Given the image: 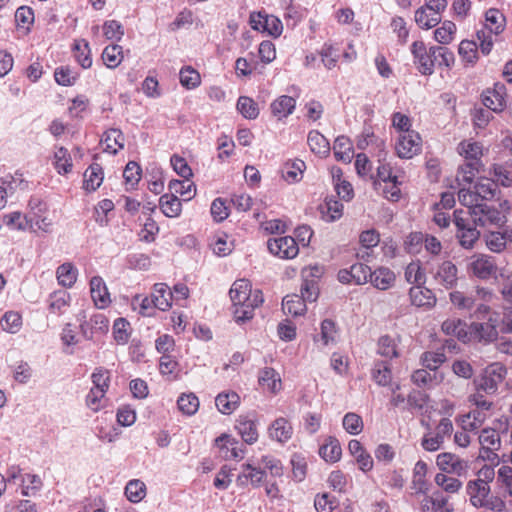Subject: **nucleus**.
I'll return each instance as SVG.
<instances>
[{"label": "nucleus", "instance_id": "1", "mask_svg": "<svg viewBox=\"0 0 512 512\" xmlns=\"http://www.w3.org/2000/svg\"><path fill=\"white\" fill-rule=\"evenodd\" d=\"M495 474L494 468L485 464L476 472V478L466 483V494L473 507L485 508L492 512L506 511L505 501L499 496L491 495L490 484L493 482Z\"/></svg>", "mask_w": 512, "mask_h": 512}, {"label": "nucleus", "instance_id": "2", "mask_svg": "<svg viewBox=\"0 0 512 512\" xmlns=\"http://www.w3.org/2000/svg\"><path fill=\"white\" fill-rule=\"evenodd\" d=\"M230 299L235 307L234 320H252L257 317L255 312L264 302L262 291L252 290L247 279L234 281L229 291Z\"/></svg>", "mask_w": 512, "mask_h": 512}, {"label": "nucleus", "instance_id": "3", "mask_svg": "<svg viewBox=\"0 0 512 512\" xmlns=\"http://www.w3.org/2000/svg\"><path fill=\"white\" fill-rule=\"evenodd\" d=\"M453 222L457 228L456 237L459 244L464 249H472L480 238V232L477 225L471 220V217L464 210H455L453 212Z\"/></svg>", "mask_w": 512, "mask_h": 512}, {"label": "nucleus", "instance_id": "4", "mask_svg": "<svg viewBox=\"0 0 512 512\" xmlns=\"http://www.w3.org/2000/svg\"><path fill=\"white\" fill-rule=\"evenodd\" d=\"M474 224L481 227L488 225L501 226L505 222V216L500 210L486 203L477 204L472 210H464Z\"/></svg>", "mask_w": 512, "mask_h": 512}, {"label": "nucleus", "instance_id": "5", "mask_svg": "<svg viewBox=\"0 0 512 512\" xmlns=\"http://www.w3.org/2000/svg\"><path fill=\"white\" fill-rule=\"evenodd\" d=\"M506 369L499 363L489 365L482 375L475 380L476 390L486 394H494L499 384L504 380Z\"/></svg>", "mask_w": 512, "mask_h": 512}, {"label": "nucleus", "instance_id": "6", "mask_svg": "<svg viewBox=\"0 0 512 512\" xmlns=\"http://www.w3.org/2000/svg\"><path fill=\"white\" fill-rule=\"evenodd\" d=\"M467 270L475 277L485 280L496 273L497 265L492 256L475 254L470 257Z\"/></svg>", "mask_w": 512, "mask_h": 512}, {"label": "nucleus", "instance_id": "7", "mask_svg": "<svg viewBox=\"0 0 512 512\" xmlns=\"http://www.w3.org/2000/svg\"><path fill=\"white\" fill-rule=\"evenodd\" d=\"M436 465L442 473L455 474L458 477L467 473L469 464L467 460L460 458L458 455L444 452L437 455Z\"/></svg>", "mask_w": 512, "mask_h": 512}, {"label": "nucleus", "instance_id": "8", "mask_svg": "<svg viewBox=\"0 0 512 512\" xmlns=\"http://www.w3.org/2000/svg\"><path fill=\"white\" fill-rule=\"evenodd\" d=\"M431 274L434 282L445 289H452L458 281V268L451 260L441 262Z\"/></svg>", "mask_w": 512, "mask_h": 512}, {"label": "nucleus", "instance_id": "9", "mask_svg": "<svg viewBox=\"0 0 512 512\" xmlns=\"http://www.w3.org/2000/svg\"><path fill=\"white\" fill-rule=\"evenodd\" d=\"M398 157L411 159L421 151V137L415 131L401 134L395 146Z\"/></svg>", "mask_w": 512, "mask_h": 512}, {"label": "nucleus", "instance_id": "10", "mask_svg": "<svg viewBox=\"0 0 512 512\" xmlns=\"http://www.w3.org/2000/svg\"><path fill=\"white\" fill-rule=\"evenodd\" d=\"M267 434L269 439L283 445L292 439L294 428L288 418L281 416L270 423Z\"/></svg>", "mask_w": 512, "mask_h": 512}, {"label": "nucleus", "instance_id": "11", "mask_svg": "<svg viewBox=\"0 0 512 512\" xmlns=\"http://www.w3.org/2000/svg\"><path fill=\"white\" fill-rule=\"evenodd\" d=\"M267 245L272 254L282 259H292L299 252L295 239L290 236L269 239Z\"/></svg>", "mask_w": 512, "mask_h": 512}, {"label": "nucleus", "instance_id": "12", "mask_svg": "<svg viewBox=\"0 0 512 512\" xmlns=\"http://www.w3.org/2000/svg\"><path fill=\"white\" fill-rule=\"evenodd\" d=\"M478 440L482 450L486 454L483 458L491 462L498 460V455L495 451L499 450L501 447L499 433L493 428H484L481 430Z\"/></svg>", "mask_w": 512, "mask_h": 512}, {"label": "nucleus", "instance_id": "13", "mask_svg": "<svg viewBox=\"0 0 512 512\" xmlns=\"http://www.w3.org/2000/svg\"><path fill=\"white\" fill-rule=\"evenodd\" d=\"M85 337V330L81 322H67L61 334V340L66 354H73L72 346Z\"/></svg>", "mask_w": 512, "mask_h": 512}, {"label": "nucleus", "instance_id": "14", "mask_svg": "<svg viewBox=\"0 0 512 512\" xmlns=\"http://www.w3.org/2000/svg\"><path fill=\"white\" fill-rule=\"evenodd\" d=\"M215 446L219 448L226 459L241 460L244 457V449L239 441L229 434H222L215 439Z\"/></svg>", "mask_w": 512, "mask_h": 512}, {"label": "nucleus", "instance_id": "15", "mask_svg": "<svg viewBox=\"0 0 512 512\" xmlns=\"http://www.w3.org/2000/svg\"><path fill=\"white\" fill-rule=\"evenodd\" d=\"M506 88L502 83H496L492 89L482 94V102L491 111H501L505 105Z\"/></svg>", "mask_w": 512, "mask_h": 512}, {"label": "nucleus", "instance_id": "16", "mask_svg": "<svg viewBox=\"0 0 512 512\" xmlns=\"http://www.w3.org/2000/svg\"><path fill=\"white\" fill-rule=\"evenodd\" d=\"M421 512H452L453 507L448 502V498L442 492H433L426 495L420 502Z\"/></svg>", "mask_w": 512, "mask_h": 512}, {"label": "nucleus", "instance_id": "17", "mask_svg": "<svg viewBox=\"0 0 512 512\" xmlns=\"http://www.w3.org/2000/svg\"><path fill=\"white\" fill-rule=\"evenodd\" d=\"M445 375L441 371H430L427 368L418 369L413 372L411 379L412 382L423 388H434L441 384Z\"/></svg>", "mask_w": 512, "mask_h": 512}, {"label": "nucleus", "instance_id": "18", "mask_svg": "<svg viewBox=\"0 0 512 512\" xmlns=\"http://www.w3.org/2000/svg\"><path fill=\"white\" fill-rule=\"evenodd\" d=\"M348 450L355 458L359 469L368 472L373 469L374 461L372 456L364 449L360 441L352 439L348 443Z\"/></svg>", "mask_w": 512, "mask_h": 512}, {"label": "nucleus", "instance_id": "19", "mask_svg": "<svg viewBox=\"0 0 512 512\" xmlns=\"http://www.w3.org/2000/svg\"><path fill=\"white\" fill-rule=\"evenodd\" d=\"M90 293L95 306L99 309L106 308L111 302L107 287L99 276L91 278Z\"/></svg>", "mask_w": 512, "mask_h": 512}, {"label": "nucleus", "instance_id": "20", "mask_svg": "<svg viewBox=\"0 0 512 512\" xmlns=\"http://www.w3.org/2000/svg\"><path fill=\"white\" fill-rule=\"evenodd\" d=\"M235 428L245 443L254 444L257 442L259 434L255 420L241 415L236 420Z\"/></svg>", "mask_w": 512, "mask_h": 512}, {"label": "nucleus", "instance_id": "21", "mask_svg": "<svg viewBox=\"0 0 512 512\" xmlns=\"http://www.w3.org/2000/svg\"><path fill=\"white\" fill-rule=\"evenodd\" d=\"M470 333L468 337L478 339L479 341H493L498 336L497 326L492 322H471Z\"/></svg>", "mask_w": 512, "mask_h": 512}, {"label": "nucleus", "instance_id": "22", "mask_svg": "<svg viewBox=\"0 0 512 512\" xmlns=\"http://www.w3.org/2000/svg\"><path fill=\"white\" fill-rule=\"evenodd\" d=\"M152 297L154 306L161 311H166L172 306L173 292L166 283L154 284Z\"/></svg>", "mask_w": 512, "mask_h": 512}, {"label": "nucleus", "instance_id": "23", "mask_svg": "<svg viewBox=\"0 0 512 512\" xmlns=\"http://www.w3.org/2000/svg\"><path fill=\"white\" fill-rule=\"evenodd\" d=\"M218 411L224 415L232 414L240 405V396L234 391L219 393L215 398Z\"/></svg>", "mask_w": 512, "mask_h": 512}, {"label": "nucleus", "instance_id": "24", "mask_svg": "<svg viewBox=\"0 0 512 512\" xmlns=\"http://www.w3.org/2000/svg\"><path fill=\"white\" fill-rule=\"evenodd\" d=\"M411 303L416 307L431 308L436 303L433 292L422 286H414L409 291Z\"/></svg>", "mask_w": 512, "mask_h": 512}, {"label": "nucleus", "instance_id": "25", "mask_svg": "<svg viewBox=\"0 0 512 512\" xmlns=\"http://www.w3.org/2000/svg\"><path fill=\"white\" fill-rule=\"evenodd\" d=\"M265 477V472L260 469L253 467L250 464H244L242 466V472L237 477V483L240 486L248 485L249 483L258 487Z\"/></svg>", "mask_w": 512, "mask_h": 512}, {"label": "nucleus", "instance_id": "26", "mask_svg": "<svg viewBox=\"0 0 512 512\" xmlns=\"http://www.w3.org/2000/svg\"><path fill=\"white\" fill-rule=\"evenodd\" d=\"M319 455L326 462L335 463L340 460L342 449L337 438L329 436L319 448Z\"/></svg>", "mask_w": 512, "mask_h": 512}, {"label": "nucleus", "instance_id": "27", "mask_svg": "<svg viewBox=\"0 0 512 512\" xmlns=\"http://www.w3.org/2000/svg\"><path fill=\"white\" fill-rule=\"evenodd\" d=\"M295 105L293 97L282 95L271 103L270 108L273 116L281 120L293 113Z\"/></svg>", "mask_w": 512, "mask_h": 512}, {"label": "nucleus", "instance_id": "28", "mask_svg": "<svg viewBox=\"0 0 512 512\" xmlns=\"http://www.w3.org/2000/svg\"><path fill=\"white\" fill-rule=\"evenodd\" d=\"M259 384L272 393H277L282 389L279 373L270 367H265L260 371Z\"/></svg>", "mask_w": 512, "mask_h": 512}, {"label": "nucleus", "instance_id": "29", "mask_svg": "<svg viewBox=\"0 0 512 512\" xmlns=\"http://www.w3.org/2000/svg\"><path fill=\"white\" fill-rule=\"evenodd\" d=\"M124 140L125 138L121 130L111 128L104 133L101 142L104 145V151L116 154L119 149L124 147Z\"/></svg>", "mask_w": 512, "mask_h": 512}, {"label": "nucleus", "instance_id": "30", "mask_svg": "<svg viewBox=\"0 0 512 512\" xmlns=\"http://www.w3.org/2000/svg\"><path fill=\"white\" fill-rule=\"evenodd\" d=\"M395 281V274L389 268L380 267L370 275L371 284L380 290L390 288Z\"/></svg>", "mask_w": 512, "mask_h": 512}, {"label": "nucleus", "instance_id": "31", "mask_svg": "<svg viewBox=\"0 0 512 512\" xmlns=\"http://www.w3.org/2000/svg\"><path fill=\"white\" fill-rule=\"evenodd\" d=\"M77 276L78 270L70 262L63 263L56 270V277L59 285L66 288H71L75 284Z\"/></svg>", "mask_w": 512, "mask_h": 512}, {"label": "nucleus", "instance_id": "32", "mask_svg": "<svg viewBox=\"0 0 512 512\" xmlns=\"http://www.w3.org/2000/svg\"><path fill=\"white\" fill-rule=\"evenodd\" d=\"M282 310L285 314L293 317L301 316L306 310V303L300 295H287L282 301Z\"/></svg>", "mask_w": 512, "mask_h": 512}, {"label": "nucleus", "instance_id": "33", "mask_svg": "<svg viewBox=\"0 0 512 512\" xmlns=\"http://www.w3.org/2000/svg\"><path fill=\"white\" fill-rule=\"evenodd\" d=\"M103 178L102 167L97 163L90 165L84 173V189L95 191L102 184Z\"/></svg>", "mask_w": 512, "mask_h": 512}, {"label": "nucleus", "instance_id": "34", "mask_svg": "<svg viewBox=\"0 0 512 512\" xmlns=\"http://www.w3.org/2000/svg\"><path fill=\"white\" fill-rule=\"evenodd\" d=\"M310 150L320 156L328 155L330 146L328 140L318 131H310L307 138Z\"/></svg>", "mask_w": 512, "mask_h": 512}, {"label": "nucleus", "instance_id": "35", "mask_svg": "<svg viewBox=\"0 0 512 512\" xmlns=\"http://www.w3.org/2000/svg\"><path fill=\"white\" fill-rule=\"evenodd\" d=\"M159 205L167 217H177L180 215L182 210L181 201L174 194L168 195L164 194L159 199Z\"/></svg>", "mask_w": 512, "mask_h": 512}, {"label": "nucleus", "instance_id": "36", "mask_svg": "<svg viewBox=\"0 0 512 512\" xmlns=\"http://www.w3.org/2000/svg\"><path fill=\"white\" fill-rule=\"evenodd\" d=\"M334 156L339 161L350 162L353 157L352 144L346 136H339L333 145Z\"/></svg>", "mask_w": 512, "mask_h": 512}, {"label": "nucleus", "instance_id": "37", "mask_svg": "<svg viewBox=\"0 0 512 512\" xmlns=\"http://www.w3.org/2000/svg\"><path fill=\"white\" fill-rule=\"evenodd\" d=\"M444 349L437 351H426L421 355L420 361L422 365L430 371H439V367L446 361Z\"/></svg>", "mask_w": 512, "mask_h": 512}, {"label": "nucleus", "instance_id": "38", "mask_svg": "<svg viewBox=\"0 0 512 512\" xmlns=\"http://www.w3.org/2000/svg\"><path fill=\"white\" fill-rule=\"evenodd\" d=\"M168 187L172 194H180L185 197V200H191L196 194L195 184L189 178L171 180Z\"/></svg>", "mask_w": 512, "mask_h": 512}, {"label": "nucleus", "instance_id": "39", "mask_svg": "<svg viewBox=\"0 0 512 512\" xmlns=\"http://www.w3.org/2000/svg\"><path fill=\"white\" fill-rule=\"evenodd\" d=\"M131 306L133 310L138 311V313L143 317H154V311L157 309L154 306L153 297H147L142 295H135L132 298Z\"/></svg>", "mask_w": 512, "mask_h": 512}, {"label": "nucleus", "instance_id": "40", "mask_svg": "<svg viewBox=\"0 0 512 512\" xmlns=\"http://www.w3.org/2000/svg\"><path fill=\"white\" fill-rule=\"evenodd\" d=\"M427 464L419 460L416 462L413 469L412 485L416 493H424L427 490Z\"/></svg>", "mask_w": 512, "mask_h": 512}, {"label": "nucleus", "instance_id": "41", "mask_svg": "<svg viewBox=\"0 0 512 512\" xmlns=\"http://www.w3.org/2000/svg\"><path fill=\"white\" fill-rule=\"evenodd\" d=\"M3 221L12 230H26L33 228V219L23 215L20 212H13L5 215Z\"/></svg>", "mask_w": 512, "mask_h": 512}, {"label": "nucleus", "instance_id": "42", "mask_svg": "<svg viewBox=\"0 0 512 512\" xmlns=\"http://www.w3.org/2000/svg\"><path fill=\"white\" fill-rule=\"evenodd\" d=\"M74 51V57L77 60V62L83 67L84 69L90 68L92 65V58L90 55V47L89 43L84 40H77L74 43L73 46Z\"/></svg>", "mask_w": 512, "mask_h": 512}, {"label": "nucleus", "instance_id": "43", "mask_svg": "<svg viewBox=\"0 0 512 512\" xmlns=\"http://www.w3.org/2000/svg\"><path fill=\"white\" fill-rule=\"evenodd\" d=\"M415 21L421 28L430 29L439 24L441 16L422 6L415 12Z\"/></svg>", "mask_w": 512, "mask_h": 512}, {"label": "nucleus", "instance_id": "44", "mask_svg": "<svg viewBox=\"0 0 512 512\" xmlns=\"http://www.w3.org/2000/svg\"><path fill=\"white\" fill-rule=\"evenodd\" d=\"M305 163L302 160L287 162L282 170L283 178L290 182H298L302 178Z\"/></svg>", "mask_w": 512, "mask_h": 512}, {"label": "nucleus", "instance_id": "45", "mask_svg": "<svg viewBox=\"0 0 512 512\" xmlns=\"http://www.w3.org/2000/svg\"><path fill=\"white\" fill-rule=\"evenodd\" d=\"M434 481L443 491L451 494L457 493L462 487V482L458 478L448 476V473H437Z\"/></svg>", "mask_w": 512, "mask_h": 512}, {"label": "nucleus", "instance_id": "46", "mask_svg": "<svg viewBox=\"0 0 512 512\" xmlns=\"http://www.w3.org/2000/svg\"><path fill=\"white\" fill-rule=\"evenodd\" d=\"M177 405L183 414L192 416L199 409V399L194 393H184L178 398Z\"/></svg>", "mask_w": 512, "mask_h": 512}, {"label": "nucleus", "instance_id": "47", "mask_svg": "<svg viewBox=\"0 0 512 512\" xmlns=\"http://www.w3.org/2000/svg\"><path fill=\"white\" fill-rule=\"evenodd\" d=\"M54 165L59 174H67L72 169V159L68 150L58 147L54 154Z\"/></svg>", "mask_w": 512, "mask_h": 512}, {"label": "nucleus", "instance_id": "48", "mask_svg": "<svg viewBox=\"0 0 512 512\" xmlns=\"http://www.w3.org/2000/svg\"><path fill=\"white\" fill-rule=\"evenodd\" d=\"M106 392L103 389L91 388L86 396V406L93 412H98L105 408L107 405Z\"/></svg>", "mask_w": 512, "mask_h": 512}, {"label": "nucleus", "instance_id": "49", "mask_svg": "<svg viewBox=\"0 0 512 512\" xmlns=\"http://www.w3.org/2000/svg\"><path fill=\"white\" fill-rule=\"evenodd\" d=\"M497 185L490 179H481L474 186V191L481 203L484 200L492 199L495 196Z\"/></svg>", "mask_w": 512, "mask_h": 512}, {"label": "nucleus", "instance_id": "50", "mask_svg": "<svg viewBox=\"0 0 512 512\" xmlns=\"http://www.w3.org/2000/svg\"><path fill=\"white\" fill-rule=\"evenodd\" d=\"M237 110L246 119H256L259 115L257 103L250 97L240 96L237 101Z\"/></svg>", "mask_w": 512, "mask_h": 512}, {"label": "nucleus", "instance_id": "51", "mask_svg": "<svg viewBox=\"0 0 512 512\" xmlns=\"http://www.w3.org/2000/svg\"><path fill=\"white\" fill-rule=\"evenodd\" d=\"M23 480L24 483H21L20 488L21 495L24 497L34 496L42 488V480L36 474H25Z\"/></svg>", "mask_w": 512, "mask_h": 512}, {"label": "nucleus", "instance_id": "52", "mask_svg": "<svg viewBox=\"0 0 512 512\" xmlns=\"http://www.w3.org/2000/svg\"><path fill=\"white\" fill-rule=\"evenodd\" d=\"M102 59L108 68H116L123 59L122 47L116 44L107 46L103 50Z\"/></svg>", "mask_w": 512, "mask_h": 512}, {"label": "nucleus", "instance_id": "53", "mask_svg": "<svg viewBox=\"0 0 512 512\" xmlns=\"http://www.w3.org/2000/svg\"><path fill=\"white\" fill-rule=\"evenodd\" d=\"M398 185L397 177H393L392 181H388L384 185L380 181H374L375 189L381 190L384 197L391 201H398L400 198L401 191Z\"/></svg>", "mask_w": 512, "mask_h": 512}, {"label": "nucleus", "instance_id": "54", "mask_svg": "<svg viewBox=\"0 0 512 512\" xmlns=\"http://www.w3.org/2000/svg\"><path fill=\"white\" fill-rule=\"evenodd\" d=\"M125 494L129 501L133 503L140 502L146 495V486L140 480H131L125 487Z\"/></svg>", "mask_w": 512, "mask_h": 512}, {"label": "nucleus", "instance_id": "55", "mask_svg": "<svg viewBox=\"0 0 512 512\" xmlns=\"http://www.w3.org/2000/svg\"><path fill=\"white\" fill-rule=\"evenodd\" d=\"M343 428L351 435H358L363 431L364 423L360 415L349 412L345 414L342 421Z\"/></svg>", "mask_w": 512, "mask_h": 512}, {"label": "nucleus", "instance_id": "56", "mask_svg": "<svg viewBox=\"0 0 512 512\" xmlns=\"http://www.w3.org/2000/svg\"><path fill=\"white\" fill-rule=\"evenodd\" d=\"M322 418L320 412L309 411L305 413L303 415L304 430L310 435L316 434L321 428Z\"/></svg>", "mask_w": 512, "mask_h": 512}, {"label": "nucleus", "instance_id": "57", "mask_svg": "<svg viewBox=\"0 0 512 512\" xmlns=\"http://www.w3.org/2000/svg\"><path fill=\"white\" fill-rule=\"evenodd\" d=\"M405 279L411 284L421 286L426 281V275L417 262L410 263L405 269Z\"/></svg>", "mask_w": 512, "mask_h": 512}, {"label": "nucleus", "instance_id": "58", "mask_svg": "<svg viewBox=\"0 0 512 512\" xmlns=\"http://www.w3.org/2000/svg\"><path fill=\"white\" fill-rule=\"evenodd\" d=\"M455 31L456 25L453 22L444 21L434 32L435 40L441 44H448L452 41Z\"/></svg>", "mask_w": 512, "mask_h": 512}, {"label": "nucleus", "instance_id": "59", "mask_svg": "<svg viewBox=\"0 0 512 512\" xmlns=\"http://www.w3.org/2000/svg\"><path fill=\"white\" fill-rule=\"evenodd\" d=\"M180 83L187 89L196 88L200 84V75L192 67L187 66L180 71Z\"/></svg>", "mask_w": 512, "mask_h": 512}, {"label": "nucleus", "instance_id": "60", "mask_svg": "<svg viewBox=\"0 0 512 512\" xmlns=\"http://www.w3.org/2000/svg\"><path fill=\"white\" fill-rule=\"evenodd\" d=\"M459 152L469 162L479 161V157L482 155V146L476 142H462L459 145Z\"/></svg>", "mask_w": 512, "mask_h": 512}, {"label": "nucleus", "instance_id": "61", "mask_svg": "<svg viewBox=\"0 0 512 512\" xmlns=\"http://www.w3.org/2000/svg\"><path fill=\"white\" fill-rule=\"evenodd\" d=\"M350 273L355 284L360 285L370 281L372 271L369 266L362 263H356L350 267Z\"/></svg>", "mask_w": 512, "mask_h": 512}, {"label": "nucleus", "instance_id": "62", "mask_svg": "<svg viewBox=\"0 0 512 512\" xmlns=\"http://www.w3.org/2000/svg\"><path fill=\"white\" fill-rule=\"evenodd\" d=\"M431 55L438 65L449 67L454 62V54L445 47H431Z\"/></svg>", "mask_w": 512, "mask_h": 512}, {"label": "nucleus", "instance_id": "63", "mask_svg": "<svg viewBox=\"0 0 512 512\" xmlns=\"http://www.w3.org/2000/svg\"><path fill=\"white\" fill-rule=\"evenodd\" d=\"M323 218L332 222L339 219L342 215L343 205L338 201H330L320 207Z\"/></svg>", "mask_w": 512, "mask_h": 512}, {"label": "nucleus", "instance_id": "64", "mask_svg": "<svg viewBox=\"0 0 512 512\" xmlns=\"http://www.w3.org/2000/svg\"><path fill=\"white\" fill-rule=\"evenodd\" d=\"M497 480L505 488L508 495L512 497V466L502 465L497 470Z\"/></svg>", "mask_w": 512, "mask_h": 512}]
</instances>
